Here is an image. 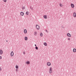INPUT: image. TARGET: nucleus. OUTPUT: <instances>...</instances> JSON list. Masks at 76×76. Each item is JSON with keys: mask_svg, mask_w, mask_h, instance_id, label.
Segmentation results:
<instances>
[{"mask_svg": "<svg viewBox=\"0 0 76 76\" xmlns=\"http://www.w3.org/2000/svg\"><path fill=\"white\" fill-rule=\"evenodd\" d=\"M25 7H22V9H23V10L25 9Z\"/></svg>", "mask_w": 76, "mask_h": 76, "instance_id": "obj_23", "label": "nucleus"}, {"mask_svg": "<svg viewBox=\"0 0 76 76\" xmlns=\"http://www.w3.org/2000/svg\"><path fill=\"white\" fill-rule=\"evenodd\" d=\"M59 5L60 7H62V4H60Z\"/></svg>", "mask_w": 76, "mask_h": 76, "instance_id": "obj_22", "label": "nucleus"}, {"mask_svg": "<svg viewBox=\"0 0 76 76\" xmlns=\"http://www.w3.org/2000/svg\"><path fill=\"white\" fill-rule=\"evenodd\" d=\"M40 37H42V33H40Z\"/></svg>", "mask_w": 76, "mask_h": 76, "instance_id": "obj_18", "label": "nucleus"}, {"mask_svg": "<svg viewBox=\"0 0 76 76\" xmlns=\"http://www.w3.org/2000/svg\"><path fill=\"white\" fill-rule=\"evenodd\" d=\"M47 65L48 66H50L51 65V63L50 62H48L47 63Z\"/></svg>", "mask_w": 76, "mask_h": 76, "instance_id": "obj_3", "label": "nucleus"}, {"mask_svg": "<svg viewBox=\"0 0 76 76\" xmlns=\"http://www.w3.org/2000/svg\"><path fill=\"white\" fill-rule=\"evenodd\" d=\"M73 16H74V18H76V13H75V12H74V13H73Z\"/></svg>", "mask_w": 76, "mask_h": 76, "instance_id": "obj_7", "label": "nucleus"}, {"mask_svg": "<svg viewBox=\"0 0 76 76\" xmlns=\"http://www.w3.org/2000/svg\"><path fill=\"white\" fill-rule=\"evenodd\" d=\"M35 48L36 50H38V48L36 46Z\"/></svg>", "mask_w": 76, "mask_h": 76, "instance_id": "obj_21", "label": "nucleus"}, {"mask_svg": "<svg viewBox=\"0 0 76 76\" xmlns=\"http://www.w3.org/2000/svg\"><path fill=\"white\" fill-rule=\"evenodd\" d=\"M26 14L27 15H29V12L27 11L26 12Z\"/></svg>", "mask_w": 76, "mask_h": 76, "instance_id": "obj_17", "label": "nucleus"}, {"mask_svg": "<svg viewBox=\"0 0 76 76\" xmlns=\"http://www.w3.org/2000/svg\"><path fill=\"white\" fill-rule=\"evenodd\" d=\"M6 42H8V41L7 40H6Z\"/></svg>", "mask_w": 76, "mask_h": 76, "instance_id": "obj_31", "label": "nucleus"}, {"mask_svg": "<svg viewBox=\"0 0 76 76\" xmlns=\"http://www.w3.org/2000/svg\"><path fill=\"white\" fill-rule=\"evenodd\" d=\"M25 39L26 41H27L28 40V37H26L24 38Z\"/></svg>", "mask_w": 76, "mask_h": 76, "instance_id": "obj_11", "label": "nucleus"}, {"mask_svg": "<svg viewBox=\"0 0 76 76\" xmlns=\"http://www.w3.org/2000/svg\"><path fill=\"white\" fill-rule=\"evenodd\" d=\"M2 54H3V51L2 50H0V54L1 55Z\"/></svg>", "mask_w": 76, "mask_h": 76, "instance_id": "obj_8", "label": "nucleus"}, {"mask_svg": "<svg viewBox=\"0 0 76 76\" xmlns=\"http://www.w3.org/2000/svg\"><path fill=\"white\" fill-rule=\"evenodd\" d=\"M1 67H0V71H1Z\"/></svg>", "mask_w": 76, "mask_h": 76, "instance_id": "obj_29", "label": "nucleus"}, {"mask_svg": "<svg viewBox=\"0 0 76 76\" xmlns=\"http://www.w3.org/2000/svg\"><path fill=\"white\" fill-rule=\"evenodd\" d=\"M44 18L45 19H47V17L46 15H45L44 16Z\"/></svg>", "mask_w": 76, "mask_h": 76, "instance_id": "obj_13", "label": "nucleus"}, {"mask_svg": "<svg viewBox=\"0 0 76 76\" xmlns=\"http://www.w3.org/2000/svg\"><path fill=\"white\" fill-rule=\"evenodd\" d=\"M13 55H14L13 52V51L11 52V57H13Z\"/></svg>", "mask_w": 76, "mask_h": 76, "instance_id": "obj_4", "label": "nucleus"}, {"mask_svg": "<svg viewBox=\"0 0 76 76\" xmlns=\"http://www.w3.org/2000/svg\"><path fill=\"white\" fill-rule=\"evenodd\" d=\"M74 4H71V7H72V8H74Z\"/></svg>", "mask_w": 76, "mask_h": 76, "instance_id": "obj_9", "label": "nucleus"}, {"mask_svg": "<svg viewBox=\"0 0 76 76\" xmlns=\"http://www.w3.org/2000/svg\"><path fill=\"white\" fill-rule=\"evenodd\" d=\"M23 53L24 54H25V52H23Z\"/></svg>", "mask_w": 76, "mask_h": 76, "instance_id": "obj_32", "label": "nucleus"}, {"mask_svg": "<svg viewBox=\"0 0 76 76\" xmlns=\"http://www.w3.org/2000/svg\"><path fill=\"white\" fill-rule=\"evenodd\" d=\"M16 72H18V71H19L18 70V69H16Z\"/></svg>", "mask_w": 76, "mask_h": 76, "instance_id": "obj_26", "label": "nucleus"}, {"mask_svg": "<svg viewBox=\"0 0 76 76\" xmlns=\"http://www.w3.org/2000/svg\"><path fill=\"white\" fill-rule=\"evenodd\" d=\"M68 40H69V41L70 40V38H68Z\"/></svg>", "mask_w": 76, "mask_h": 76, "instance_id": "obj_28", "label": "nucleus"}, {"mask_svg": "<svg viewBox=\"0 0 76 76\" xmlns=\"http://www.w3.org/2000/svg\"><path fill=\"white\" fill-rule=\"evenodd\" d=\"M76 52V49L75 48H74L73 49V52L74 53H75Z\"/></svg>", "mask_w": 76, "mask_h": 76, "instance_id": "obj_12", "label": "nucleus"}, {"mask_svg": "<svg viewBox=\"0 0 76 76\" xmlns=\"http://www.w3.org/2000/svg\"><path fill=\"white\" fill-rule=\"evenodd\" d=\"M49 72L50 73H52V67H50V68Z\"/></svg>", "mask_w": 76, "mask_h": 76, "instance_id": "obj_2", "label": "nucleus"}, {"mask_svg": "<svg viewBox=\"0 0 76 76\" xmlns=\"http://www.w3.org/2000/svg\"><path fill=\"white\" fill-rule=\"evenodd\" d=\"M20 14L21 15L23 16L24 15V13L23 12H21L20 13Z\"/></svg>", "mask_w": 76, "mask_h": 76, "instance_id": "obj_6", "label": "nucleus"}, {"mask_svg": "<svg viewBox=\"0 0 76 76\" xmlns=\"http://www.w3.org/2000/svg\"><path fill=\"white\" fill-rule=\"evenodd\" d=\"M44 44L45 46H47V43L46 42H44Z\"/></svg>", "mask_w": 76, "mask_h": 76, "instance_id": "obj_15", "label": "nucleus"}, {"mask_svg": "<svg viewBox=\"0 0 76 76\" xmlns=\"http://www.w3.org/2000/svg\"><path fill=\"white\" fill-rule=\"evenodd\" d=\"M45 31H46V32H48V31H47V30H45Z\"/></svg>", "mask_w": 76, "mask_h": 76, "instance_id": "obj_27", "label": "nucleus"}, {"mask_svg": "<svg viewBox=\"0 0 76 76\" xmlns=\"http://www.w3.org/2000/svg\"><path fill=\"white\" fill-rule=\"evenodd\" d=\"M36 28L38 30H39V26L38 25H36Z\"/></svg>", "mask_w": 76, "mask_h": 76, "instance_id": "obj_1", "label": "nucleus"}, {"mask_svg": "<svg viewBox=\"0 0 76 76\" xmlns=\"http://www.w3.org/2000/svg\"><path fill=\"white\" fill-rule=\"evenodd\" d=\"M15 68H16V69H18V68H19V66H18L16 65L15 66Z\"/></svg>", "mask_w": 76, "mask_h": 76, "instance_id": "obj_20", "label": "nucleus"}, {"mask_svg": "<svg viewBox=\"0 0 76 76\" xmlns=\"http://www.w3.org/2000/svg\"><path fill=\"white\" fill-rule=\"evenodd\" d=\"M0 59H2V57L1 56H0Z\"/></svg>", "mask_w": 76, "mask_h": 76, "instance_id": "obj_25", "label": "nucleus"}, {"mask_svg": "<svg viewBox=\"0 0 76 76\" xmlns=\"http://www.w3.org/2000/svg\"><path fill=\"white\" fill-rule=\"evenodd\" d=\"M34 35H37V32L36 31L34 32Z\"/></svg>", "mask_w": 76, "mask_h": 76, "instance_id": "obj_16", "label": "nucleus"}, {"mask_svg": "<svg viewBox=\"0 0 76 76\" xmlns=\"http://www.w3.org/2000/svg\"><path fill=\"white\" fill-rule=\"evenodd\" d=\"M24 32L25 34H26L27 33V31L26 29H25Z\"/></svg>", "mask_w": 76, "mask_h": 76, "instance_id": "obj_10", "label": "nucleus"}, {"mask_svg": "<svg viewBox=\"0 0 76 76\" xmlns=\"http://www.w3.org/2000/svg\"><path fill=\"white\" fill-rule=\"evenodd\" d=\"M30 63V62L29 61H27L26 62V64H29Z\"/></svg>", "mask_w": 76, "mask_h": 76, "instance_id": "obj_14", "label": "nucleus"}, {"mask_svg": "<svg viewBox=\"0 0 76 76\" xmlns=\"http://www.w3.org/2000/svg\"><path fill=\"white\" fill-rule=\"evenodd\" d=\"M30 8L31 9V10H33V8L31 6H30Z\"/></svg>", "mask_w": 76, "mask_h": 76, "instance_id": "obj_19", "label": "nucleus"}, {"mask_svg": "<svg viewBox=\"0 0 76 76\" xmlns=\"http://www.w3.org/2000/svg\"><path fill=\"white\" fill-rule=\"evenodd\" d=\"M67 35L68 36V37H71V35L70 34V33L67 34Z\"/></svg>", "mask_w": 76, "mask_h": 76, "instance_id": "obj_5", "label": "nucleus"}, {"mask_svg": "<svg viewBox=\"0 0 76 76\" xmlns=\"http://www.w3.org/2000/svg\"><path fill=\"white\" fill-rule=\"evenodd\" d=\"M4 2H6V1H7V0H4Z\"/></svg>", "mask_w": 76, "mask_h": 76, "instance_id": "obj_24", "label": "nucleus"}, {"mask_svg": "<svg viewBox=\"0 0 76 76\" xmlns=\"http://www.w3.org/2000/svg\"><path fill=\"white\" fill-rule=\"evenodd\" d=\"M35 47H37V45H36V44H35Z\"/></svg>", "mask_w": 76, "mask_h": 76, "instance_id": "obj_30", "label": "nucleus"}]
</instances>
